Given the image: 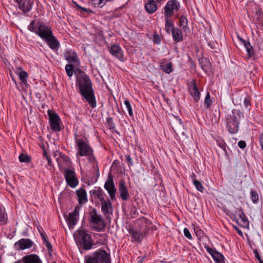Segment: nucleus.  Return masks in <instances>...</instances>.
Returning a JSON list of instances; mask_svg holds the SVG:
<instances>
[{"label":"nucleus","mask_w":263,"mask_h":263,"mask_svg":"<svg viewBox=\"0 0 263 263\" xmlns=\"http://www.w3.org/2000/svg\"><path fill=\"white\" fill-rule=\"evenodd\" d=\"M78 71L79 74L76 78V86L79 88L81 95L94 108L96 107V101L91 80L84 71L81 69Z\"/></svg>","instance_id":"obj_1"},{"label":"nucleus","mask_w":263,"mask_h":263,"mask_svg":"<svg viewBox=\"0 0 263 263\" xmlns=\"http://www.w3.org/2000/svg\"><path fill=\"white\" fill-rule=\"evenodd\" d=\"M243 117L239 109H234L226 116L227 127L231 134H236L239 129V121Z\"/></svg>","instance_id":"obj_2"},{"label":"nucleus","mask_w":263,"mask_h":263,"mask_svg":"<svg viewBox=\"0 0 263 263\" xmlns=\"http://www.w3.org/2000/svg\"><path fill=\"white\" fill-rule=\"evenodd\" d=\"M84 263H111L110 255L105 250L99 249L85 256Z\"/></svg>","instance_id":"obj_3"},{"label":"nucleus","mask_w":263,"mask_h":263,"mask_svg":"<svg viewBox=\"0 0 263 263\" xmlns=\"http://www.w3.org/2000/svg\"><path fill=\"white\" fill-rule=\"evenodd\" d=\"M75 239L79 244V246L85 250L90 249L93 245L90 235L88 234L83 229L78 231Z\"/></svg>","instance_id":"obj_4"},{"label":"nucleus","mask_w":263,"mask_h":263,"mask_svg":"<svg viewBox=\"0 0 263 263\" xmlns=\"http://www.w3.org/2000/svg\"><path fill=\"white\" fill-rule=\"evenodd\" d=\"M89 215L90 217V222L96 225L92 227V229L99 232L104 231L106 227L105 222L102 217L98 214L97 210L93 208L89 212Z\"/></svg>","instance_id":"obj_5"},{"label":"nucleus","mask_w":263,"mask_h":263,"mask_svg":"<svg viewBox=\"0 0 263 263\" xmlns=\"http://www.w3.org/2000/svg\"><path fill=\"white\" fill-rule=\"evenodd\" d=\"M76 144L78 148L77 156H84L92 154V148L89 143L83 138H76Z\"/></svg>","instance_id":"obj_6"},{"label":"nucleus","mask_w":263,"mask_h":263,"mask_svg":"<svg viewBox=\"0 0 263 263\" xmlns=\"http://www.w3.org/2000/svg\"><path fill=\"white\" fill-rule=\"evenodd\" d=\"M50 128L54 132H59L61 130V120L59 116L54 111L48 110Z\"/></svg>","instance_id":"obj_7"},{"label":"nucleus","mask_w":263,"mask_h":263,"mask_svg":"<svg viewBox=\"0 0 263 263\" xmlns=\"http://www.w3.org/2000/svg\"><path fill=\"white\" fill-rule=\"evenodd\" d=\"M180 3L177 0H170L164 7V15L167 17H172L175 11L179 10Z\"/></svg>","instance_id":"obj_8"},{"label":"nucleus","mask_w":263,"mask_h":263,"mask_svg":"<svg viewBox=\"0 0 263 263\" xmlns=\"http://www.w3.org/2000/svg\"><path fill=\"white\" fill-rule=\"evenodd\" d=\"M235 219L238 224L243 228H248L249 221L241 208L236 209L234 215Z\"/></svg>","instance_id":"obj_9"},{"label":"nucleus","mask_w":263,"mask_h":263,"mask_svg":"<svg viewBox=\"0 0 263 263\" xmlns=\"http://www.w3.org/2000/svg\"><path fill=\"white\" fill-rule=\"evenodd\" d=\"M104 188L108 193L110 199L112 200H116V194L117 191L114 181L113 176L110 173H109L108 179L105 183Z\"/></svg>","instance_id":"obj_10"},{"label":"nucleus","mask_w":263,"mask_h":263,"mask_svg":"<svg viewBox=\"0 0 263 263\" xmlns=\"http://www.w3.org/2000/svg\"><path fill=\"white\" fill-rule=\"evenodd\" d=\"M152 223L149 219L142 216L138 218L135 222L133 227L137 229L145 234L148 232L149 229V226Z\"/></svg>","instance_id":"obj_11"},{"label":"nucleus","mask_w":263,"mask_h":263,"mask_svg":"<svg viewBox=\"0 0 263 263\" xmlns=\"http://www.w3.org/2000/svg\"><path fill=\"white\" fill-rule=\"evenodd\" d=\"M64 176L67 184L71 188L75 187L79 183L75 172L71 169H65Z\"/></svg>","instance_id":"obj_12"},{"label":"nucleus","mask_w":263,"mask_h":263,"mask_svg":"<svg viewBox=\"0 0 263 263\" xmlns=\"http://www.w3.org/2000/svg\"><path fill=\"white\" fill-rule=\"evenodd\" d=\"M37 29L36 34L42 39L44 40L47 39L52 33L51 28L48 26H46L40 22L37 24Z\"/></svg>","instance_id":"obj_13"},{"label":"nucleus","mask_w":263,"mask_h":263,"mask_svg":"<svg viewBox=\"0 0 263 263\" xmlns=\"http://www.w3.org/2000/svg\"><path fill=\"white\" fill-rule=\"evenodd\" d=\"M188 89L190 94L193 98L194 101L195 102H198L200 99V92L195 79L192 80L190 85H188Z\"/></svg>","instance_id":"obj_14"},{"label":"nucleus","mask_w":263,"mask_h":263,"mask_svg":"<svg viewBox=\"0 0 263 263\" xmlns=\"http://www.w3.org/2000/svg\"><path fill=\"white\" fill-rule=\"evenodd\" d=\"M128 232L133 238L132 241H137L138 242H141L146 235L145 232H142L133 227L129 228Z\"/></svg>","instance_id":"obj_15"},{"label":"nucleus","mask_w":263,"mask_h":263,"mask_svg":"<svg viewBox=\"0 0 263 263\" xmlns=\"http://www.w3.org/2000/svg\"><path fill=\"white\" fill-rule=\"evenodd\" d=\"M33 245V242L30 239L22 238L14 243V247L17 250H23L30 248Z\"/></svg>","instance_id":"obj_16"},{"label":"nucleus","mask_w":263,"mask_h":263,"mask_svg":"<svg viewBox=\"0 0 263 263\" xmlns=\"http://www.w3.org/2000/svg\"><path fill=\"white\" fill-rule=\"evenodd\" d=\"M80 208L76 206L72 212L69 213L68 216L66 219L69 227L75 226L79 220Z\"/></svg>","instance_id":"obj_17"},{"label":"nucleus","mask_w":263,"mask_h":263,"mask_svg":"<svg viewBox=\"0 0 263 263\" xmlns=\"http://www.w3.org/2000/svg\"><path fill=\"white\" fill-rule=\"evenodd\" d=\"M119 192L120 197L123 201H127L129 198V194L124 180H120L119 184Z\"/></svg>","instance_id":"obj_18"},{"label":"nucleus","mask_w":263,"mask_h":263,"mask_svg":"<svg viewBox=\"0 0 263 263\" xmlns=\"http://www.w3.org/2000/svg\"><path fill=\"white\" fill-rule=\"evenodd\" d=\"M204 248L216 263H221L223 262L224 256L221 253L218 252L215 249H212L208 246H205Z\"/></svg>","instance_id":"obj_19"},{"label":"nucleus","mask_w":263,"mask_h":263,"mask_svg":"<svg viewBox=\"0 0 263 263\" xmlns=\"http://www.w3.org/2000/svg\"><path fill=\"white\" fill-rule=\"evenodd\" d=\"M18 4V8L24 13L29 12L32 8V3L30 0H14Z\"/></svg>","instance_id":"obj_20"},{"label":"nucleus","mask_w":263,"mask_h":263,"mask_svg":"<svg viewBox=\"0 0 263 263\" xmlns=\"http://www.w3.org/2000/svg\"><path fill=\"white\" fill-rule=\"evenodd\" d=\"M101 211L106 219L109 218V214H112V206L109 199L101 202Z\"/></svg>","instance_id":"obj_21"},{"label":"nucleus","mask_w":263,"mask_h":263,"mask_svg":"<svg viewBox=\"0 0 263 263\" xmlns=\"http://www.w3.org/2000/svg\"><path fill=\"white\" fill-rule=\"evenodd\" d=\"M109 52L113 56L118 58L120 61L122 62L125 61L123 51L119 46L116 45H111Z\"/></svg>","instance_id":"obj_22"},{"label":"nucleus","mask_w":263,"mask_h":263,"mask_svg":"<svg viewBox=\"0 0 263 263\" xmlns=\"http://www.w3.org/2000/svg\"><path fill=\"white\" fill-rule=\"evenodd\" d=\"M65 60L69 63H77L79 62L77 53L74 51L66 50L64 53Z\"/></svg>","instance_id":"obj_23"},{"label":"nucleus","mask_w":263,"mask_h":263,"mask_svg":"<svg viewBox=\"0 0 263 263\" xmlns=\"http://www.w3.org/2000/svg\"><path fill=\"white\" fill-rule=\"evenodd\" d=\"M23 263H42V260L37 254H31L22 258Z\"/></svg>","instance_id":"obj_24"},{"label":"nucleus","mask_w":263,"mask_h":263,"mask_svg":"<svg viewBox=\"0 0 263 263\" xmlns=\"http://www.w3.org/2000/svg\"><path fill=\"white\" fill-rule=\"evenodd\" d=\"M172 35L176 43L182 42L183 40V33L178 28H173L171 29Z\"/></svg>","instance_id":"obj_25"},{"label":"nucleus","mask_w":263,"mask_h":263,"mask_svg":"<svg viewBox=\"0 0 263 263\" xmlns=\"http://www.w3.org/2000/svg\"><path fill=\"white\" fill-rule=\"evenodd\" d=\"M49 45V47L53 50L58 49L60 46V43L57 40L53 33L47 38L44 40Z\"/></svg>","instance_id":"obj_26"},{"label":"nucleus","mask_w":263,"mask_h":263,"mask_svg":"<svg viewBox=\"0 0 263 263\" xmlns=\"http://www.w3.org/2000/svg\"><path fill=\"white\" fill-rule=\"evenodd\" d=\"M145 11L148 14H153L157 10V5L155 3V0H148L144 5Z\"/></svg>","instance_id":"obj_27"},{"label":"nucleus","mask_w":263,"mask_h":263,"mask_svg":"<svg viewBox=\"0 0 263 263\" xmlns=\"http://www.w3.org/2000/svg\"><path fill=\"white\" fill-rule=\"evenodd\" d=\"M76 193L79 198V202L80 204H82L87 201V193L84 189L81 188L76 191Z\"/></svg>","instance_id":"obj_28"},{"label":"nucleus","mask_w":263,"mask_h":263,"mask_svg":"<svg viewBox=\"0 0 263 263\" xmlns=\"http://www.w3.org/2000/svg\"><path fill=\"white\" fill-rule=\"evenodd\" d=\"M8 216L5 208L0 205V223L5 224L7 223Z\"/></svg>","instance_id":"obj_29"},{"label":"nucleus","mask_w":263,"mask_h":263,"mask_svg":"<svg viewBox=\"0 0 263 263\" xmlns=\"http://www.w3.org/2000/svg\"><path fill=\"white\" fill-rule=\"evenodd\" d=\"M199 64L203 70L207 71L211 66L209 60L206 58H202L199 60Z\"/></svg>","instance_id":"obj_30"},{"label":"nucleus","mask_w":263,"mask_h":263,"mask_svg":"<svg viewBox=\"0 0 263 263\" xmlns=\"http://www.w3.org/2000/svg\"><path fill=\"white\" fill-rule=\"evenodd\" d=\"M243 45L246 49L248 57L252 58L255 54L253 46L251 45L249 41H247V42Z\"/></svg>","instance_id":"obj_31"},{"label":"nucleus","mask_w":263,"mask_h":263,"mask_svg":"<svg viewBox=\"0 0 263 263\" xmlns=\"http://www.w3.org/2000/svg\"><path fill=\"white\" fill-rule=\"evenodd\" d=\"M179 26L182 27L184 31H186V29H189L187 20L186 17L181 15L179 18Z\"/></svg>","instance_id":"obj_32"},{"label":"nucleus","mask_w":263,"mask_h":263,"mask_svg":"<svg viewBox=\"0 0 263 263\" xmlns=\"http://www.w3.org/2000/svg\"><path fill=\"white\" fill-rule=\"evenodd\" d=\"M171 17H167L166 16H164V20L165 21V30L166 32L170 33V28H175L174 27V22L173 21L171 20L170 18Z\"/></svg>","instance_id":"obj_33"},{"label":"nucleus","mask_w":263,"mask_h":263,"mask_svg":"<svg viewBox=\"0 0 263 263\" xmlns=\"http://www.w3.org/2000/svg\"><path fill=\"white\" fill-rule=\"evenodd\" d=\"M161 69L166 73H170L173 70V65L171 62H168L167 64L164 65H160Z\"/></svg>","instance_id":"obj_34"},{"label":"nucleus","mask_w":263,"mask_h":263,"mask_svg":"<svg viewBox=\"0 0 263 263\" xmlns=\"http://www.w3.org/2000/svg\"><path fill=\"white\" fill-rule=\"evenodd\" d=\"M28 77V73L25 71L21 70L19 72V79L21 83L24 84L26 86L28 85L27 82V78Z\"/></svg>","instance_id":"obj_35"},{"label":"nucleus","mask_w":263,"mask_h":263,"mask_svg":"<svg viewBox=\"0 0 263 263\" xmlns=\"http://www.w3.org/2000/svg\"><path fill=\"white\" fill-rule=\"evenodd\" d=\"M193 227L196 235L199 239H200L204 235V232L197 226L193 224Z\"/></svg>","instance_id":"obj_36"},{"label":"nucleus","mask_w":263,"mask_h":263,"mask_svg":"<svg viewBox=\"0 0 263 263\" xmlns=\"http://www.w3.org/2000/svg\"><path fill=\"white\" fill-rule=\"evenodd\" d=\"M251 199L253 203L257 204L259 200V195L257 192L253 190L250 191Z\"/></svg>","instance_id":"obj_37"},{"label":"nucleus","mask_w":263,"mask_h":263,"mask_svg":"<svg viewBox=\"0 0 263 263\" xmlns=\"http://www.w3.org/2000/svg\"><path fill=\"white\" fill-rule=\"evenodd\" d=\"M39 22H36V20H32L30 22V24L28 26V30L31 32H34L35 33H36V30L37 29L36 28L37 27V24Z\"/></svg>","instance_id":"obj_38"},{"label":"nucleus","mask_w":263,"mask_h":263,"mask_svg":"<svg viewBox=\"0 0 263 263\" xmlns=\"http://www.w3.org/2000/svg\"><path fill=\"white\" fill-rule=\"evenodd\" d=\"M212 102H213V101L210 98V93L209 92H207L205 97L204 102V105L205 107L206 108H209L211 106Z\"/></svg>","instance_id":"obj_39"},{"label":"nucleus","mask_w":263,"mask_h":263,"mask_svg":"<svg viewBox=\"0 0 263 263\" xmlns=\"http://www.w3.org/2000/svg\"><path fill=\"white\" fill-rule=\"evenodd\" d=\"M19 160L21 162L29 163L31 161V157L28 155L21 153L19 156Z\"/></svg>","instance_id":"obj_40"},{"label":"nucleus","mask_w":263,"mask_h":263,"mask_svg":"<svg viewBox=\"0 0 263 263\" xmlns=\"http://www.w3.org/2000/svg\"><path fill=\"white\" fill-rule=\"evenodd\" d=\"M74 66L72 64H67L65 66V70L67 76L71 77L73 73Z\"/></svg>","instance_id":"obj_41"},{"label":"nucleus","mask_w":263,"mask_h":263,"mask_svg":"<svg viewBox=\"0 0 263 263\" xmlns=\"http://www.w3.org/2000/svg\"><path fill=\"white\" fill-rule=\"evenodd\" d=\"M193 184L195 185L196 189L199 192H203V186L200 181L198 180L194 179Z\"/></svg>","instance_id":"obj_42"},{"label":"nucleus","mask_w":263,"mask_h":263,"mask_svg":"<svg viewBox=\"0 0 263 263\" xmlns=\"http://www.w3.org/2000/svg\"><path fill=\"white\" fill-rule=\"evenodd\" d=\"M106 123L109 129L114 130L115 129V124L113 122L112 117H109L106 118Z\"/></svg>","instance_id":"obj_43"},{"label":"nucleus","mask_w":263,"mask_h":263,"mask_svg":"<svg viewBox=\"0 0 263 263\" xmlns=\"http://www.w3.org/2000/svg\"><path fill=\"white\" fill-rule=\"evenodd\" d=\"M124 103L128 110L129 116L132 117L133 116V113L130 102L128 100H125L124 102Z\"/></svg>","instance_id":"obj_44"},{"label":"nucleus","mask_w":263,"mask_h":263,"mask_svg":"<svg viewBox=\"0 0 263 263\" xmlns=\"http://www.w3.org/2000/svg\"><path fill=\"white\" fill-rule=\"evenodd\" d=\"M74 4L76 5V6L78 8V10L80 11H82V12H87V13H94V12L90 9H88L86 8L82 7L81 6H80L79 4H77L76 3H75Z\"/></svg>","instance_id":"obj_45"},{"label":"nucleus","mask_w":263,"mask_h":263,"mask_svg":"<svg viewBox=\"0 0 263 263\" xmlns=\"http://www.w3.org/2000/svg\"><path fill=\"white\" fill-rule=\"evenodd\" d=\"M95 190H91L90 191V194L91 197L93 196L95 197H97L100 192L101 191V189L100 187H95Z\"/></svg>","instance_id":"obj_46"},{"label":"nucleus","mask_w":263,"mask_h":263,"mask_svg":"<svg viewBox=\"0 0 263 263\" xmlns=\"http://www.w3.org/2000/svg\"><path fill=\"white\" fill-rule=\"evenodd\" d=\"M153 42L156 45H159L161 43L160 37L157 33H155L153 35Z\"/></svg>","instance_id":"obj_47"},{"label":"nucleus","mask_w":263,"mask_h":263,"mask_svg":"<svg viewBox=\"0 0 263 263\" xmlns=\"http://www.w3.org/2000/svg\"><path fill=\"white\" fill-rule=\"evenodd\" d=\"M105 196L104 192L101 190L97 197L100 200V202H102L106 200L105 199Z\"/></svg>","instance_id":"obj_48"},{"label":"nucleus","mask_w":263,"mask_h":263,"mask_svg":"<svg viewBox=\"0 0 263 263\" xmlns=\"http://www.w3.org/2000/svg\"><path fill=\"white\" fill-rule=\"evenodd\" d=\"M183 233L185 236L186 237L189 239L191 240L192 239V235L187 228H185L183 229Z\"/></svg>","instance_id":"obj_49"},{"label":"nucleus","mask_w":263,"mask_h":263,"mask_svg":"<svg viewBox=\"0 0 263 263\" xmlns=\"http://www.w3.org/2000/svg\"><path fill=\"white\" fill-rule=\"evenodd\" d=\"M253 252L254 253V255H255V257L256 258V259L258 260V261H259V263H263V260L261 259L260 256V255L258 253V252L257 251V249H255L253 250Z\"/></svg>","instance_id":"obj_50"},{"label":"nucleus","mask_w":263,"mask_h":263,"mask_svg":"<svg viewBox=\"0 0 263 263\" xmlns=\"http://www.w3.org/2000/svg\"><path fill=\"white\" fill-rule=\"evenodd\" d=\"M244 104L246 108L251 106V99L249 96L245 97L244 99Z\"/></svg>","instance_id":"obj_51"},{"label":"nucleus","mask_w":263,"mask_h":263,"mask_svg":"<svg viewBox=\"0 0 263 263\" xmlns=\"http://www.w3.org/2000/svg\"><path fill=\"white\" fill-rule=\"evenodd\" d=\"M218 146L222 149L226 151V144L223 140H219L217 141Z\"/></svg>","instance_id":"obj_52"},{"label":"nucleus","mask_w":263,"mask_h":263,"mask_svg":"<svg viewBox=\"0 0 263 263\" xmlns=\"http://www.w3.org/2000/svg\"><path fill=\"white\" fill-rule=\"evenodd\" d=\"M44 243L46 245L49 253H51V252H52L53 250H52V246L51 244L50 243V242L48 240H47V241H45Z\"/></svg>","instance_id":"obj_53"},{"label":"nucleus","mask_w":263,"mask_h":263,"mask_svg":"<svg viewBox=\"0 0 263 263\" xmlns=\"http://www.w3.org/2000/svg\"><path fill=\"white\" fill-rule=\"evenodd\" d=\"M86 156L87 157V159L90 162H95L96 161V158L93 155V150L92 152V154H90V155H89L88 156Z\"/></svg>","instance_id":"obj_54"},{"label":"nucleus","mask_w":263,"mask_h":263,"mask_svg":"<svg viewBox=\"0 0 263 263\" xmlns=\"http://www.w3.org/2000/svg\"><path fill=\"white\" fill-rule=\"evenodd\" d=\"M92 1L94 4H97L98 6L100 8H102L104 6L102 0H93Z\"/></svg>","instance_id":"obj_55"},{"label":"nucleus","mask_w":263,"mask_h":263,"mask_svg":"<svg viewBox=\"0 0 263 263\" xmlns=\"http://www.w3.org/2000/svg\"><path fill=\"white\" fill-rule=\"evenodd\" d=\"M238 145L240 148L243 149L246 147V143L245 141L241 140L238 142Z\"/></svg>","instance_id":"obj_56"},{"label":"nucleus","mask_w":263,"mask_h":263,"mask_svg":"<svg viewBox=\"0 0 263 263\" xmlns=\"http://www.w3.org/2000/svg\"><path fill=\"white\" fill-rule=\"evenodd\" d=\"M126 161L129 164V165H133V162L132 161V159L130 156L128 155H125Z\"/></svg>","instance_id":"obj_57"},{"label":"nucleus","mask_w":263,"mask_h":263,"mask_svg":"<svg viewBox=\"0 0 263 263\" xmlns=\"http://www.w3.org/2000/svg\"><path fill=\"white\" fill-rule=\"evenodd\" d=\"M60 157L62 158V159L65 161H67L69 160V157L66 156V155L64 154H61V153H59Z\"/></svg>","instance_id":"obj_58"},{"label":"nucleus","mask_w":263,"mask_h":263,"mask_svg":"<svg viewBox=\"0 0 263 263\" xmlns=\"http://www.w3.org/2000/svg\"><path fill=\"white\" fill-rule=\"evenodd\" d=\"M46 159L48 162V165L51 167L52 166V163L51 159L50 157H47V158Z\"/></svg>","instance_id":"obj_59"},{"label":"nucleus","mask_w":263,"mask_h":263,"mask_svg":"<svg viewBox=\"0 0 263 263\" xmlns=\"http://www.w3.org/2000/svg\"><path fill=\"white\" fill-rule=\"evenodd\" d=\"M237 38L238 39V40L241 42L242 43L243 45L245 44H246V43L247 42V41L244 40L241 37H240L239 35H238L237 36Z\"/></svg>","instance_id":"obj_60"},{"label":"nucleus","mask_w":263,"mask_h":263,"mask_svg":"<svg viewBox=\"0 0 263 263\" xmlns=\"http://www.w3.org/2000/svg\"><path fill=\"white\" fill-rule=\"evenodd\" d=\"M233 228L235 229V230L236 231L238 234H239L241 236L242 235V231L240 230L236 226H234Z\"/></svg>","instance_id":"obj_61"},{"label":"nucleus","mask_w":263,"mask_h":263,"mask_svg":"<svg viewBox=\"0 0 263 263\" xmlns=\"http://www.w3.org/2000/svg\"><path fill=\"white\" fill-rule=\"evenodd\" d=\"M43 150H44V153H43V156L44 157H45L46 159L47 158V157H49L50 156L48 155L45 149L44 148H43Z\"/></svg>","instance_id":"obj_62"},{"label":"nucleus","mask_w":263,"mask_h":263,"mask_svg":"<svg viewBox=\"0 0 263 263\" xmlns=\"http://www.w3.org/2000/svg\"><path fill=\"white\" fill-rule=\"evenodd\" d=\"M41 237H42L44 242H45V241H47L48 240V239H47V238L46 237V235L42 236Z\"/></svg>","instance_id":"obj_63"},{"label":"nucleus","mask_w":263,"mask_h":263,"mask_svg":"<svg viewBox=\"0 0 263 263\" xmlns=\"http://www.w3.org/2000/svg\"><path fill=\"white\" fill-rule=\"evenodd\" d=\"M165 0H155V3H158V4H160L162 2H164L165 1Z\"/></svg>","instance_id":"obj_64"}]
</instances>
